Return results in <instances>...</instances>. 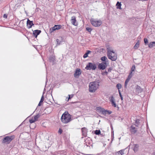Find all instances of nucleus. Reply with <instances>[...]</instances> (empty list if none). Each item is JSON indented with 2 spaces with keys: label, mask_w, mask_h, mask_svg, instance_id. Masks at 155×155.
Wrapping results in <instances>:
<instances>
[{
  "label": "nucleus",
  "mask_w": 155,
  "mask_h": 155,
  "mask_svg": "<svg viewBox=\"0 0 155 155\" xmlns=\"http://www.w3.org/2000/svg\"><path fill=\"white\" fill-rule=\"evenodd\" d=\"M100 82L99 81L91 82L89 84V90L90 92H94L99 86Z\"/></svg>",
  "instance_id": "obj_1"
},
{
  "label": "nucleus",
  "mask_w": 155,
  "mask_h": 155,
  "mask_svg": "<svg viewBox=\"0 0 155 155\" xmlns=\"http://www.w3.org/2000/svg\"><path fill=\"white\" fill-rule=\"evenodd\" d=\"M61 119L63 123L67 124L71 120V115L68 112H65L62 115Z\"/></svg>",
  "instance_id": "obj_2"
},
{
  "label": "nucleus",
  "mask_w": 155,
  "mask_h": 155,
  "mask_svg": "<svg viewBox=\"0 0 155 155\" xmlns=\"http://www.w3.org/2000/svg\"><path fill=\"white\" fill-rule=\"evenodd\" d=\"M107 55L109 59H110L112 61H115L117 58V55L115 54L113 55L112 54H114V52L113 50H110V48L109 46H107Z\"/></svg>",
  "instance_id": "obj_3"
},
{
  "label": "nucleus",
  "mask_w": 155,
  "mask_h": 155,
  "mask_svg": "<svg viewBox=\"0 0 155 155\" xmlns=\"http://www.w3.org/2000/svg\"><path fill=\"white\" fill-rule=\"evenodd\" d=\"M128 21L130 24L134 25L136 27H137L139 25V21L135 17L129 18Z\"/></svg>",
  "instance_id": "obj_4"
},
{
  "label": "nucleus",
  "mask_w": 155,
  "mask_h": 155,
  "mask_svg": "<svg viewBox=\"0 0 155 155\" xmlns=\"http://www.w3.org/2000/svg\"><path fill=\"white\" fill-rule=\"evenodd\" d=\"M91 24L94 26L98 27L100 26L102 24V22L101 20H96L93 18H91L90 20Z\"/></svg>",
  "instance_id": "obj_5"
},
{
  "label": "nucleus",
  "mask_w": 155,
  "mask_h": 155,
  "mask_svg": "<svg viewBox=\"0 0 155 155\" xmlns=\"http://www.w3.org/2000/svg\"><path fill=\"white\" fill-rule=\"evenodd\" d=\"M13 136H6L3 139L2 143L8 144L10 143L12 140L14 139Z\"/></svg>",
  "instance_id": "obj_6"
},
{
  "label": "nucleus",
  "mask_w": 155,
  "mask_h": 155,
  "mask_svg": "<svg viewBox=\"0 0 155 155\" xmlns=\"http://www.w3.org/2000/svg\"><path fill=\"white\" fill-rule=\"evenodd\" d=\"M97 68V66L95 64L92 63H89L87 65L85 68L87 70H95Z\"/></svg>",
  "instance_id": "obj_7"
},
{
  "label": "nucleus",
  "mask_w": 155,
  "mask_h": 155,
  "mask_svg": "<svg viewBox=\"0 0 155 155\" xmlns=\"http://www.w3.org/2000/svg\"><path fill=\"white\" fill-rule=\"evenodd\" d=\"M34 26V24L33 23V21H30L28 18L27 21V27L28 28H31L32 26Z\"/></svg>",
  "instance_id": "obj_8"
},
{
  "label": "nucleus",
  "mask_w": 155,
  "mask_h": 155,
  "mask_svg": "<svg viewBox=\"0 0 155 155\" xmlns=\"http://www.w3.org/2000/svg\"><path fill=\"white\" fill-rule=\"evenodd\" d=\"M64 25L62 26L61 25H55L54 26L51 28L49 29H64Z\"/></svg>",
  "instance_id": "obj_9"
},
{
  "label": "nucleus",
  "mask_w": 155,
  "mask_h": 155,
  "mask_svg": "<svg viewBox=\"0 0 155 155\" xmlns=\"http://www.w3.org/2000/svg\"><path fill=\"white\" fill-rule=\"evenodd\" d=\"M76 17L75 16H72L71 17V21L72 24L75 26H77L78 25V23L77 22L76 19Z\"/></svg>",
  "instance_id": "obj_10"
},
{
  "label": "nucleus",
  "mask_w": 155,
  "mask_h": 155,
  "mask_svg": "<svg viewBox=\"0 0 155 155\" xmlns=\"http://www.w3.org/2000/svg\"><path fill=\"white\" fill-rule=\"evenodd\" d=\"M81 71L80 69L78 68L76 70L74 74L75 78H78V76L81 74Z\"/></svg>",
  "instance_id": "obj_11"
},
{
  "label": "nucleus",
  "mask_w": 155,
  "mask_h": 155,
  "mask_svg": "<svg viewBox=\"0 0 155 155\" xmlns=\"http://www.w3.org/2000/svg\"><path fill=\"white\" fill-rule=\"evenodd\" d=\"M97 108L98 110H99L101 112H102V114L104 115H105L106 114H107V112H108V110H105L104 108H102L101 107H97Z\"/></svg>",
  "instance_id": "obj_12"
},
{
  "label": "nucleus",
  "mask_w": 155,
  "mask_h": 155,
  "mask_svg": "<svg viewBox=\"0 0 155 155\" xmlns=\"http://www.w3.org/2000/svg\"><path fill=\"white\" fill-rule=\"evenodd\" d=\"M130 130L131 134H134L137 132V130L136 128L133 125H132L130 127Z\"/></svg>",
  "instance_id": "obj_13"
},
{
  "label": "nucleus",
  "mask_w": 155,
  "mask_h": 155,
  "mask_svg": "<svg viewBox=\"0 0 155 155\" xmlns=\"http://www.w3.org/2000/svg\"><path fill=\"white\" fill-rule=\"evenodd\" d=\"M41 32V31L38 30H35L33 31V35L35 38H37L38 35Z\"/></svg>",
  "instance_id": "obj_14"
},
{
  "label": "nucleus",
  "mask_w": 155,
  "mask_h": 155,
  "mask_svg": "<svg viewBox=\"0 0 155 155\" xmlns=\"http://www.w3.org/2000/svg\"><path fill=\"white\" fill-rule=\"evenodd\" d=\"M136 92L138 94L141 93L143 91V89L138 85L136 86Z\"/></svg>",
  "instance_id": "obj_15"
},
{
  "label": "nucleus",
  "mask_w": 155,
  "mask_h": 155,
  "mask_svg": "<svg viewBox=\"0 0 155 155\" xmlns=\"http://www.w3.org/2000/svg\"><path fill=\"white\" fill-rule=\"evenodd\" d=\"M106 66L103 63H100L98 66V68L99 70H104L106 68Z\"/></svg>",
  "instance_id": "obj_16"
},
{
  "label": "nucleus",
  "mask_w": 155,
  "mask_h": 155,
  "mask_svg": "<svg viewBox=\"0 0 155 155\" xmlns=\"http://www.w3.org/2000/svg\"><path fill=\"white\" fill-rule=\"evenodd\" d=\"M58 38V39L56 40V41L57 42V45H60L61 42L63 41V38L62 37H59Z\"/></svg>",
  "instance_id": "obj_17"
},
{
  "label": "nucleus",
  "mask_w": 155,
  "mask_h": 155,
  "mask_svg": "<svg viewBox=\"0 0 155 155\" xmlns=\"http://www.w3.org/2000/svg\"><path fill=\"white\" fill-rule=\"evenodd\" d=\"M82 132V135L84 136H86L87 132V129L85 127L82 128L81 129Z\"/></svg>",
  "instance_id": "obj_18"
},
{
  "label": "nucleus",
  "mask_w": 155,
  "mask_h": 155,
  "mask_svg": "<svg viewBox=\"0 0 155 155\" xmlns=\"http://www.w3.org/2000/svg\"><path fill=\"white\" fill-rule=\"evenodd\" d=\"M121 2H119L118 1L116 4V6H117V9H121Z\"/></svg>",
  "instance_id": "obj_19"
},
{
  "label": "nucleus",
  "mask_w": 155,
  "mask_h": 155,
  "mask_svg": "<svg viewBox=\"0 0 155 155\" xmlns=\"http://www.w3.org/2000/svg\"><path fill=\"white\" fill-rule=\"evenodd\" d=\"M139 145L137 144H135L134 145V150L135 152L138 151L139 148Z\"/></svg>",
  "instance_id": "obj_20"
},
{
  "label": "nucleus",
  "mask_w": 155,
  "mask_h": 155,
  "mask_svg": "<svg viewBox=\"0 0 155 155\" xmlns=\"http://www.w3.org/2000/svg\"><path fill=\"white\" fill-rule=\"evenodd\" d=\"M49 59L50 62H52L53 64H54V57H50L49 58Z\"/></svg>",
  "instance_id": "obj_21"
},
{
  "label": "nucleus",
  "mask_w": 155,
  "mask_h": 155,
  "mask_svg": "<svg viewBox=\"0 0 155 155\" xmlns=\"http://www.w3.org/2000/svg\"><path fill=\"white\" fill-rule=\"evenodd\" d=\"M124 154L123 150H121L116 153V155H122Z\"/></svg>",
  "instance_id": "obj_22"
},
{
  "label": "nucleus",
  "mask_w": 155,
  "mask_h": 155,
  "mask_svg": "<svg viewBox=\"0 0 155 155\" xmlns=\"http://www.w3.org/2000/svg\"><path fill=\"white\" fill-rule=\"evenodd\" d=\"M91 51H87L86 52L84 55L83 57L84 58H86L88 56V55L89 54Z\"/></svg>",
  "instance_id": "obj_23"
},
{
  "label": "nucleus",
  "mask_w": 155,
  "mask_h": 155,
  "mask_svg": "<svg viewBox=\"0 0 155 155\" xmlns=\"http://www.w3.org/2000/svg\"><path fill=\"white\" fill-rule=\"evenodd\" d=\"M130 79L127 78L126 79L125 81V83H124V86H125V87L126 88L127 87V83H128L129 82V81H130Z\"/></svg>",
  "instance_id": "obj_24"
},
{
  "label": "nucleus",
  "mask_w": 155,
  "mask_h": 155,
  "mask_svg": "<svg viewBox=\"0 0 155 155\" xmlns=\"http://www.w3.org/2000/svg\"><path fill=\"white\" fill-rule=\"evenodd\" d=\"M109 101L110 102H113L115 101V99L113 95L109 97Z\"/></svg>",
  "instance_id": "obj_25"
},
{
  "label": "nucleus",
  "mask_w": 155,
  "mask_h": 155,
  "mask_svg": "<svg viewBox=\"0 0 155 155\" xmlns=\"http://www.w3.org/2000/svg\"><path fill=\"white\" fill-rule=\"evenodd\" d=\"M153 44H155V41H153L152 42H151L149 45L148 47L149 48H151L153 47Z\"/></svg>",
  "instance_id": "obj_26"
},
{
  "label": "nucleus",
  "mask_w": 155,
  "mask_h": 155,
  "mask_svg": "<svg viewBox=\"0 0 155 155\" xmlns=\"http://www.w3.org/2000/svg\"><path fill=\"white\" fill-rule=\"evenodd\" d=\"M139 41H138L136 43L135 45L134 46V48H135V49H137L138 48V47L139 46Z\"/></svg>",
  "instance_id": "obj_27"
},
{
  "label": "nucleus",
  "mask_w": 155,
  "mask_h": 155,
  "mask_svg": "<svg viewBox=\"0 0 155 155\" xmlns=\"http://www.w3.org/2000/svg\"><path fill=\"white\" fill-rule=\"evenodd\" d=\"M40 115L39 114H38L35 116L34 119L36 121L38 120V119Z\"/></svg>",
  "instance_id": "obj_28"
},
{
  "label": "nucleus",
  "mask_w": 155,
  "mask_h": 155,
  "mask_svg": "<svg viewBox=\"0 0 155 155\" xmlns=\"http://www.w3.org/2000/svg\"><path fill=\"white\" fill-rule=\"evenodd\" d=\"M101 131L99 130H97L95 131L94 133L96 135H99L100 134Z\"/></svg>",
  "instance_id": "obj_29"
},
{
  "label": "nucleus",
  "mask_w": 155,
  "mask_h": 155,
  "mask_svg": "<svg viewBox=\"0 0 155 155\" xmlns=\"http://www.w3.org/2000/svg\"><path fill=\"white\" fill-rule=\"evenodd\" d=\"M107 58L105 56H103L101 58V60L102 61H105Z\"/></svg>",
  "instance_id": "obj_30"
},
{
  "label": "nucleus",
  "mask_w": 155,
  "mask_h": 155,
  "mask_svg": "<svg viewBox=\"0 0 155 155\" xmlns=\"http://www.w3.org/2000/svg\"><path fill=\"white\" fill-rule=\"evenodd\" d=\"M132 72H130L127 77V78L130 79L132 78Z\"/></svg>",
  "instance_id": "obj_31"
},
{
  "label": "nucleus",
  "mask_w": 155,
  "mask_h": 155,
  "mask_svg": "<svg viewBox=\"0 0 155 155\" xmlns=\"http://www.w3.org/2000/svg\"><path fill=\"white\" fill-rule=\"evenodd\" d=\"M135 69V66L134 65L132 66V67L131 68V72H132V73L133 71H134Z\"/></svg>",
  "instance_id": "obj_32"
},
{
  "label": "nucleus",
  "mask_w": 155,
  "mask_h": 155,
  "mask_svg": "<svg viewBox=\"0 0 155 155\" xmlns=\"http://www.w3.org/2000/svg\"><path fill=\"white\" fill-rule=\"evenodd\" d=\"M117 87L118 89H120L121 87V85L120 84H118L116 86Z\"/></svg>",
  "instance_id": "obj_33"
},
{
  "label": "nucleus",
  "mask_w": 155,
  "mask_h": 155,
  "mask_svg": "<svg viewBox=\"0 0 155 155\" xmlns=\"http://www.w3.org/2000/svg\"><path fill=\"white\" fill-rule=\"evenodd\" d=\"M111 104L112 105V106H114V107H116V104L115 103V101L111 102Z\"/></svg>",
  "instance_id": "obj_34"
},
{
  "label": "nucleus",
  "mask_w": 155,
  "mask_h": 155,
  "mask_svg": "<svg viewBox=\"0 0 155 155\" xmlns=\"http://www.w3.org/2000/svg\"><path fill=\"white\" fill-rule=\"evenodd\" d=\"M118 91H119V95H120V97L121 99V100L122 101L123 100V98L122 96V95H121V93L120 92V91L119 90Z\"/></svg>",
  "instance_id": "obj_35"
},
{
  "label": "nucleus",
  "mask_w": 155,
  "mask_h": 155,
  "mask_svg": "<svg viewBox=\"0 0 155 155\" xmlns=\"http://www.w3.org/2000/svg\"><path fill=\"white\" fill-rule=\"evenodd\" d=\"M140 120L139 119H137L135 120V123L137 124H139L140 123Z\"/></svg>",
  "instance_id": "obj_36"
},
{
  "label": "nucleus",
  "mask_w": 155,
  "mask_h": 155,
  "mask_svg": "<svg viewBox=\"0 0 155 155\" xmlns=\"http://www.w3.org/2000/svg\"><path fill=\"white\" fill-rule=\"evenodd\" d=\"M144 41L145 44H147L148 43V40L146 38H144Z\"/></svg>",
  "instance_id": "obj_37"
},
{
  "label": "nucleus",
  "mask_w": 155,
  "mask_h": 155,
  "mask_svg": "<svg viewBox=\"0 0 155 155\" xmlns=\"http://www.w3.org/2000/svg\"><path fill=\"white\" fill-rule=\"evenodd\" d=\"M36 121L34 120V119H31L29 120V122L30 123H32L35 122Z\"/></svg>",
  "instance_id": "obj_38"
},
{
  "label": "nucleus",
  "mask_w": 155,
  "mask_h": 155,
  "mask_svg": "<svg viewBox=\"0 0 155 155\" xmlns=\"http://www.w3.org/2000/svg\"><path fill=\"white\" fill-rule=\"evenodd\" d=\"M68 100L69 99H71V98H72L73 97V94H71V95H68Z\"/></svg>",
  "instance_id": "obj_39"
},
{
  "label": "nucleus",
  "mask_w": 155,
  "mask_h": 155,
  "mask_svg": "<svg viewBox=\"0 0 155 155\" xmlns=\"http://www.w3.org/2000/svg\"><path fill=\"white\" fill-rule=\"evenodd\" d=\"M44 96L43 95H42L41 97V100L40 101H41V102H43V101H44Z\"/></svg>",
  "instance_id": "obj_40"
},
{
  "label": "nucleus",
  "mask_w": 155,
  "mask_h": 155,
  "mask_svg": "<svg viewBox=\"0 0 155 155\" xmlns=\"http://www.w3.org/2000/svg\"><path fill=\"white\" fill-rule=\"evenodd\" d=\"M7 16H8V15L7 14H4L3 16V18H7Z\"/></svg>",
  "instance_id": "obj_41"
},
{
  "label": "nucleus",
  "mask_w": 155,
  "mask_h": 155,
  "mask_svg": "<svg viewBox=\"0 0 155 155\" xmlns=\"http://www.w3.org/2000/svg\"><path fill=\"white\" fill-rule=\"evenodd\" d=\"M62 130L60 128L58 130L59 133H60V134H61V133H62Z\"/></svg>",
  "instance_id": "obj_42"
},
{
  "label": "nucleus",
  "mask_w": 155,
  "mask_h": 155,
  "mask_svg": "<svg viewBox=\"0 0 155 155\" xmlns=\"http://www.w3.org/2000/svg\"><path fill=\"white\" fill-rule=\"evenodd\" d=\"M107 74H108L107 72V71H105V72H104L102 73V74L103 75H104V74L107 75Z\"/></svg>",
  "instance_id": "obj_43"
},
{
  "label": "nucleus",
  "mask_w": 155,
  "mask_h": 155,
  "mask_svg": "<svg viewBox=\"0 0 155 155\" xmlns=\"http://www.w3.org/2000/svg\"><path fill=\"white\" fill-rule=\"evenodd\" d=\"M112 70V68H110L108 69V72H111Z\"/></svg>",
  "instance_id": "obj_44"
},
{
  "label": "nucleus",
  "mask_w": 155,
  "mask_h": 155,
  "mask_svg": "<svg viewBox=\"0 0 155 155\" xmlns=\"http://www.w3.org/2000/svg\"><path fill=\"white\" fill-rule=\"evenodd\" d=\"M112 113V112L111 111H109V110H108V112H107V114H111Z\"/></svg>",
  "instance_id": "obj_45"
},
{
  "label": "nucleus",
  "mask_w": 155,
  "mask_h": 155,
  "mask_svg": "<svg viewBox=\"0 0 155 155\" xmlns=\"http://www.w3.org/2000/svg\"><path fill=\"white\" fill-rule=\"evenodd\" d=\"M55 30H56L54 29V30H52L51 31V30H50L49 32H50V33H51L52 32H53V31H55Z\"/></svg>",
  "instance_id": "obj_46"
},
{
  "label": "nucleus",
  "mask_w": 155,
  "mask_h": 155,
  "mask_svg": "<svg viewBox=\"0 0 155 155\" xmlns=\"http://www.w3.org/2000/svg\"><path fill=\"white\" fill-rule=\"evenodd\" d=\"M42 102H41V101H40L38 104V106H41V103H42Z\"/></svg>",
  "instance_id": "obj_47"
},
{
  "label": "nucleus",
  "mask_w": 155,
  "mask_h": 155,
  "mask_svg": "<svg viewBox=\"0 0 155 155\" xmlns=\"http://www.w3.org/2000/svg\"><path fill=\"white\" fill-rule=\"evenodd\" d=\"M92 29V28H91L90 27H87L86 28V29Z\"/></svg>",
  "instance_id": "obj_48"
},
{
  "label": "nucleus",
  "mask_w": 155,
  "mask_h": 155,
  "mask_svg": "<svg viewBox=\"0 0 155 155\" xmlns=\"http://www.w3.org/2000/svg\"><path fill=\"white\" fill-rule=\"evenodd\" d=\"M100 134L101 136L103 137L104 136V135L103 134Z\"/></svg>",
  "instance_id": "obj_49"
},
{
  "label": "nucleus",
  "mask_w": 155,
  "mask_h": 155,
  "mask_svg": "<svg viewBox=\"0 0 155 155\" xmlns=\"http://www.w3.org/2000/svg\"><path fill=\"white\" fill-rule=\"evenodd\" d=\"M134 125L136 127H138V125L139 124H134Z\"/></svg>",
  "instance_id": "obj_50"
},
{
  "label": "nucleus",
  "mask_w": 155,
  "mask_h": 155,
  "mask_svg": "<svg viewBox=\"0 0 155 155\" xmlns=\"http://www.w3.org/2000/svg\"><path fill=\"white\" fill-rule=\"evenodd\" d=\"M87 30L88 31L90 32L92 30L88 29V30Z\"/></svg>",
  "instance_id": "obj_51"
},
{
  "label": "nucleus",
  "mask_w": 155,
  "mask_h": 155,
  "mask_svg": "<svg viewBox=\"0 0 155 155\" xmlns=\"http://www.w3.org/2000/svg\"><path fill=\"white\" fill-rule=\"evenodd\" d=\"M103 64H104V65L106 64L107 63H106V62L105 61V62H104Z\"/></svg>",
  "instance_id": "obj_52"
},
{
  "label": "nucleus",
  "mask_w": 155,
  "mask_h": 155,
  "mask_svg": "<svg viewBox=\"0 0 155 155\" xmlns=\"http://www.w3.org/2000/svg\"><path fill=\"white\" fill-rule=\"evenodd\" d=\"M32 31H33V29H32Z\"/></svg>",
  "instance_id": "obj_53"
},
{
  "label": "nucleus",
  "mask_w": 155,
  "mask_h": 155,
  "mask_svg": "<svg viewBox=\"0 0 155 155\" xmlns=\"http://www.w3.org/2000/svg\"><path fill=\"white\" fill-rule=\"evenodd\" d=\"M32 31H33V29H32Z\"/></svg>",
  "instance_id": "obj_54"
}]
</instances>
